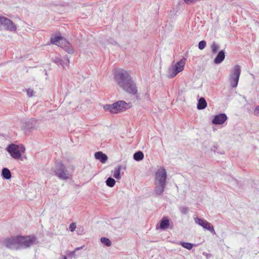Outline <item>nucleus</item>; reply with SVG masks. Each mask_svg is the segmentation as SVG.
I'll return each instance as SVG.
<instances>
[{"label":"nucleus","instance_id":"nucleus-14","mask_svg":"<svg viewBox=\"0 0 259 259\" xmlns=\"http://www.w3.org/2000/svg\"><path fill=\"white\" fill-rule=\"evenodd\" d=\"M66 60H63L61 58L55 57L53 58V62L58 65L61 66L63 68H65L66 66L67 67L69 64V60L67 56H66Z\"/></svg>","mask_w":259,"mask_h":259},{"label":"nucleus","instance_id":"nucleus-38","mask_svg":"<svg viewBox=\"0 0 259 259\" xmlns=\"http://www.w3.org/2000/svg\"><path fill=\"white\" fill-rule=\"evenodd\" d=\"M213 148H214L213 151H215V148H216V149L217 148V146H213Z\"/></svg>","mask_w":259,"mask_h":259},{"label":"nucleus","instance_id":"nucleus-16","mask_svg":"<svg viewBox=\"0 0 259 259\" xmlns=\"http://www.w3.org/2000/svg\"><path fill=\"white\" fill-rule=\"evenodd\" d=\"M95 157L96 159L99 160L102 163H104L107 160L108 157L102 152H97L95 153Z\"/></svg>","mask_w":259,"mask_h":259},{"label":"nucleus","instance_id":"nucleus-20","mask_svg":"<svg viewBox=\"0 0 259 259\" xmlns=\"http://www.w3.org/2000/svg\"><path fill=\"white\" fill-rule=\"evenodd\" d=\"M169 226V220L166 217H163L160 222V228L161 229H166Z\"/></svg>","mask_w":259,"mask_h":259},{"label":"nucleus","instance_id":"nucleus-34","mask_svg":"<svg viewBox=\"0 0 259 259\" xmlns=\"http://www.w3.org/2000/svg\"><path fill=\"white\" fill-rule=\"evenodd\" d=\"M19 150L21 151V153H23L25 152V147L21 145L20 146H19Z\"/></svg>","mask_w":259,"mask_h":259},{"label":"nucleus","instance_id":"nucleus-28","mask_svg":"<svg viewBox=\"0 0 259 259\" xmlns=\"http://www.w3.org/2000/svg\"><path fill=\"white\" fill-rule=\"evenodd\" d=\"M206 46V42L205 40H201L198 44V48L202 50L204 49Z\"/></svg>","mask_w":259,"mask_h":259},{"label":"nucleus","instance_id":"nucleus-7","mask_svg":"<svg viewBox=\"0 0 259 259\" xmlns=\"http://www.w3.org/2000/svg\"><path fill=\"white\" fill-rule=\"evenodd\" d=\"M6 150L14 159H20L21 158V151L19 150V146L15 144H11L6 148Z\"/></svg>","mask_w":259,"mask_h":259},{"label":"nucleus","instance_id":"nucleus-35","mask_svg":"<svg viewBox=\"0 0 259 259\" xmlns=\"http://www.w3.org/2000/svg\"><path fill=\"white\" fill-rule=\"evenodd\" d=\"M5 17L0 16V25H3V21L4 20Z\"/></svg>","mask_w":259,"mask_h":259},{"label":"nucleus","instance_id":"nucleus-4","mask_svg":"<svg viewBox=\"0 0 259 259\" xmlns=\"http://www.w3.org/2000/svg\"><path fill=\"white\" fill-rule=\"evenodd\" d=\"M186 61V58H182L179 62H177L175 65L169 68L167 74L168 78H172L179 72L182 71L184 70Z\"/></svg>","mask_w":259,"mask_h":259},{"label":"nucleus","instance_id":"nucleus-23","mask_svg":"<svg viewBox=\"0 0 259 259\" xmlns=\"http://www.w3.org/2000/svg\"><path fill=\"white\" fill-rule=\"evenodd\" d=\"M144 154L142 151H138L134 154V159L137 161L142 160L144 158Z\"/></svg>","mask_w":259,"mask_h":259},{"label":"nucleus","instance_id":"nucleus-17","mask_svg":"<svg viewBox=\"0 0 259 259\" xmlns=\"http://www.w3.org/2000/svg\"><path fill=\"white\" fill-rule=\"evenodd\" d=\"M155 187L154 189L155 194L158 196L161 195L164 191L165 187V185L155 184Z\"/></svg>","mask_w":259,"mask_h":259},{"label":"nucleus","instance_id":"nucleus-31","mask_svg":"<svg viewBox=\"0 0 259 259\" xmlns=\"http://www.w3.org/2000/svg\"><path fill=\"white\" fill-rule=\"evenodd\" d=\"M27 95L29 97H32L33 95V90H32L31 89H27Z\"/></svg>","mask_w":259,"mask_h":259},{"label":"nucleus","instance_id":"nucleus-33","mask_svg":"<svg viewBox=\"0 0 259 259\" xmlns=\"http://www.w3.org/2000/svg\"><path fill=\"white\" fill-rule=\"evenodd\" d=\"M67 255L69 257H71L74 256V255H75V251L74 250L72 251H70L67 253Z\"/></svg>","mask_w":259,"mask_h":259},{"label":"nucleus","instance_id":"nucleus-40","mask_svg":"<svg viewBox=\"0 0 259 259\" xmlns=\"http://www.w3.org/2000/svg\"><path fill=\"white\" fill-rule=\"evenodd\" d=\"M27 127H28V128H30V129L32 128V126L29 127L28 125V126H27Z\"/></svg>","mask_w":259,"mask_h":259},{"label":"nucleus","instance_id":"nucleus-24","mask_svg":"<svg viewBox=\"0 0 259 259\" xmlns=\"http://www.w3.org/2000/svg\"><path fill=\"white\" fill-rule=\"evenodd\" d=\"M102 243L104 244L106 246L109 247L111 246V242L108 238L102 237L100 239Z\"/></svg>","mask_w":259,"mask_h":259},{"label":"nucleus","instance_id":"nucleus-29","mask_svg":"<svg viewBox=\"0 0 259 259\" xmlns=\"http://www.w3.org/2000/svg\"><path fill=\"white\" fill-rule=\"evenodd\" d=\"M180 211L182 214H186L188 213V208L186 206H181L179 207Z\"/></svg>","mask_w":259,"mask_h":259},{"label":"nucleus","instance_id":"nucleus-15","mask_svg":"<svg viewBox=\"0 0 259 259\" xmlns=\"http://www.w3.org/2000/svg\"><path fill=\"white\" fill-rule=\"evenodd\" d=\"M225 58V53L224 50L220 51L214 59V63L219 64L222 63Z\"/></svg>","mask_w":259,"mask_h":259},{"label":"nucleus","instance_id":"nucleus-25","mask_svg":"<svg viewBox=\"0 0 259 259\" xmlns=\"http://www.w3.org/2000/svg\"><path fill=\"white\" fill-rule=\"evenodd\" d=\"M106 183L108 186L113 187L115 185V181L114 179L109 177L106 181Z\"/></svg>","mask_w":259,"mask_h":259},{"label":"nucleus","instance_id":"nucleus-22","mask_svg":"<svg viewBox=\"0 0 259 259\" xmlns=\"http://www.w3.org/2000/svg\"><path fill=\"white\" fill-rule=\"evenodd\" d=\"M121 169V165L117 166V167L114 169L113 177L117 180H119L121 178V176H120Z\"/></svg>","mask_w":259,"mask_h":259},{"label":"nucleus","instance_id":"nucleus-13","mask_svg":"<svg viewBox=\"0 0 259 259\" xmlns=\"http://www.w3.org/2000/svg\"><path fill=\"white\" fill-rule=\"evenodd\" d=\"M227 119V116L225 113H221L214 116L212 120L214 124H223Z\"/></svg>","mask_w":259,"mask_h":259},{"label":"nucleus","instance_id":"nucleus-9","mask_svg":"<svg viewBox=\"0 0 259 259\" xmlns=\"http://www.w3.org/2000/svg\"><path fill=\"white\" fill-rule=\"evenodd\" d=\"M195 223L202 227L204 229L209 231L212 234H215V230L212 225L207 221L199 218H194Z\"/></svg>","mask_w":259,"mask_h":259},{"label":"nucleus","instance_id":"nucleus-30","mask_svg":"<svg viewBox=\"0 0 259 259\" xmlns=\"http://www.w3.org/2000/svg\"><path fill=\"white\" fill-rule=\"evenodd\" d=\"M76 224L75 223H72L69 225V230L71 232H73L76 228Z\"/></svg>","mask_w":259,"mask_h":259},{"label":"nucleus","instance_id":"nucleus-21","mask_svg":"<svg viewBox=\"0 0 259 259\" xmlns=\"http://www.w3.org/2000/svg\"><path fill=\"white\" fill-rule=\"evenodd\" d=\"M207 103L205 99L203 97L200 98L197 104V109L199 110H202L205 109Z\"/></svg>","mask_w":259,"mask_h":259},{"label":"nucleus","instance_id":"nucleus-3","mask_svg":"<svg viewBox=\"0 0 259 259\" xmlns=\"http://www.w3.org/2000/svg\"><path fill=\"white\" fill-rule=\"evenodd\" d=\"M131 102L126 103L124 101L119 100L112 104H106L103 106L105 111H109L111 113L117 114L125 111L132 107Z\"/></svg>","mask_w":259,"mask_h":259},{"label":"nucleus","instance_id":"nucleus-27","mask_svg":"<svg viewBox=\"0 0 259 259\" xmlns=\"http://www.w3.org/2000/svg\"><path fill=\"white\" fill-rule=\"evenodd\" d=\"M211 48L212 53L215 54L219 49V46L215 42H213L211 46Z\"/></svg>","mask_w":259,"mask_h":259},{"label":"nucleus","instance_id":"nucleus-1","mask_svg":"<svg viewBox=\"0 0 259 259\" xmlns=\"http://www.w3.org/2000/svg\"><path fill=\"white\" fill-rule=\"evenodd\" d=\"M114 78L117 84L125 92L132 95H136L137 94L138 88L136 83L126 70H117L115 73Z\"/></svg>","mask_w":259,"mask_h":259},{"label":"nucleus","instance_id":"nucleus-2","mask_svg":"<svg viewBox=\"0 0 259 259\" xmlns=\"http://www.w3.org/2000/svg\"><path fill=\"white\" fill-rule=\"evenodd\" d=\"M75 168L72 164L66 167L62 161H59L56 162L54 167L51 168V171L59 179L67 180L72 178Z\"/></svg>","mask_w":259,"mask_h":259},{"label":"nucleus","instance_id":"nucleus-10","mask_svg":"<svg viewBox=\"0 0 259 259\" xmlns=\"http://www.w3.org/2000/svg\"><path fill=\"white\" fill-rule=\"evenodd\" d=\"M3 244L7 248L13 249L16 248L17 245H18V236L7 238L3 241Z\"/></svg>","mask_w":259,"mask_h":259},{"label":"nucleus","instance_id":"nucleus-11","mask_svg":"<svg viewBox=\"0 0 259 259\" xmlns=\"http://www.w3.org/2000/svg\"><path fill=\"white\" fill-rule=\"evenodd\" d=\"M3 25L5 27V29L13 32H15L17 30L16 26L10 19L5 17L3 21Z\"/></svg>","mask_w":259,"mask_h":259},{"label":"nucleus","instance_id":"nucleus-37","mask_svg":"<svg viewBox=\"0 0 259 259\" xmlns=\"http://www.w3.org/2000/svg\"><path fill=\"white\" fill-rule=\"evenodd\" d=\"M31 121L32 122H36V120H35V119H31Z\"/></svg>","mask_w":259,"mask_h":259},{"label":"nucleus","instance_id":"nucleus-36","mask_svg":"<svg viewBox=\"0 0 259 259\" xmlns=\"http://www.w3.org/2000/svg\"><path fill=\"white\" fill-rule=\"evenodd\" d=\"M82 248V246H81V247H76V248L75 249L74 251H77V250H79L80 249H81V248Z\"/></svg>","mask_w":259,"mask_h":259},{"label":"nucleus","instance_id":"nucleus-8","mask_svg":"<svg viewBox=\"0 0 259 259\" xmlns=\"http://www.w3.org/2000/svg\"><path fill=\"white\" fill-rule=\"evenodd\" d=\"M167 174L165 168H160L155 174L154 184L166 185Z\"/></svg>","mask_w":259,"mask_h":259},{"label":"nucleus","instance_id":"nucleus-18","mask_svg":"<svg viewBox=\"0 0 259 259\" xmlns=\"http://www.w3.org/2000/svg\"><path fill=\"white\" fill-rule=\"evenodd\" d=\"M65 40V39L61 36H56L52 37L51 38V42L52 44H54L58 46L59 47H60V44H61V42L63 41V40Z\"/></svg>","mask_w":259,"mask_h":259},{"label":"nucleus","instance_id":"nucleus-5","mask_svg":"<svg viewBox=\"0 0 259 259\" xmlns=\"http://www.w3.org/2000/svg\"><path fill=\"white\" fill-rule=\"evenodd\" d=\"M241 74V67L239 65H235L230 74L229 81L232 88H236L238 83Z\"/></svg>","mask_w":259,"mask_h":259},{"label":"nucleus","instance_id":"nucleus-12","mask_svg":"<svg viewBox=\"0 0 259 259\" xmlns=\"http://www.w3.org/2000/svg\"><path fill=\"white\" fill-rule=\"evenodd\" d=\"M61 42V44H60V47L62 48L67 53L73 54L74 52V49L72 45L66 39L65 40Z\"/></svg>","mask_w":259,"mask_h":259},{"label":"nucleus","instance_id":"nucleus-6","mask_svg":"<svg viewBox=\"0 0 259 259\" xmlns=\"http://www.w3.org/2000/svg\"><path fill=\"white\" fill-rule=\"evenodd\" d=\"M37 238L34 236H18V245L23 248H28L33 245Z\"/></svg>","mask_w":259,"mask_h":259},{"label":"nucleus","instance_id":"nucleus-32","mask_svg":"<svg viewBox=\"0 0 259 259\" xmlns=\"http://www.w3.org/2000/svg\"><path fill=\"white\" fill-rule=\"evenodd\" d=\"M254 114L256 116H259V106H256L254 109Z\"/></svg>","mask_w":259,"mask_h":259},{"label":"nucleus","instance_id":"nucleus-39","mask_svg":"<svg viewBox=\"0 0 259 259\" xmlns=\"http://www.w3.org/2000/svg\"><path fill=\"white\" fill-rule=\"evenodd\" d=\"M63 259H67L66 256H64Z\"/></svg>","mask_w":259,"mask_h":259},{"label":"nucleus","instance_id":"nucleus-26","mask_svg":"<svg viewBox=\"0 0 259 259\" xmlns=\"http://www.w3.org/2000/svg\"><path fill=\"white\" fill-rule=\"evenodd\" d=\"M180 244L184 248L190 250L192 248L193 244L188 242H181Z\"/></svg>","mask_w":259,"mask_h":259},{"label":"nucleus","instance_id":"nucleus-19","mask_svg":"<svg viewBox=\"0 0 259 259\" xmlns=\"http://www.w3.org/2000/svg\"><path fill=\"white\" fill-rule=\"evenodd\" d=\"M1 176L4 179L10 180L12 177V174L8 168L5 167L2 169Z\"/></svg>","mask_w":259,"mask_h":259}]
</instances>
